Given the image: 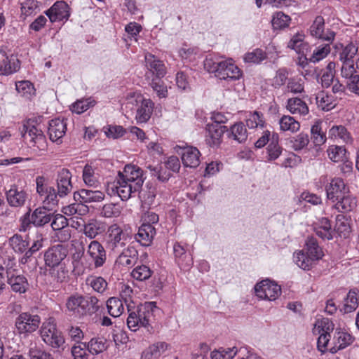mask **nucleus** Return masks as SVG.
Returning a JSON list of instances; mask_svg holds the SVG:
<instances>
[{"mask_svg":"<svg viewBox=\"0 0 359 359\" xmlns=\"http://www.w3.org/2000/svg\"><path fill=\"white\" fill-rule=\"evenodd\" d=\"M182 161L185 167L196 168L200 164L201 153L196 147L186 146L180 147Z\"/></svg>","mask_w":359,"mask_h":359,"instance_id":"nucleus-13","label":"nucleus"},{"mask_svg":"<svg viewBox=\"0 0 359 359\" xmlns=\"http://www.w3.org/2000/svg\"><path fill=\"white\" fill-rule=\"evenodd\" d=\"M205 130V141L211 147H218L222 142L224 133L228 131L226 126L217 123L207 124Z\"/></svg>","mask_w":359,"mask_h":359,"instance_id":"nucleus-11","label":"nucleus"},{"mask_svg":"<svg viewBox=\"0 0 359 359\" xmlns=\"http://www.w3.org/2000/svg\"><path fill=\"white\" fill-rule=\"evenodd\" d=\"M74 198L80 203L100 202L104 198V194L98 190L81 189L74 193Z\"/></svg>","mask_w":359,"mask_h":359,"instance_id":"nucleus-22","label":"nucleus"},{"mask_svg":"<svg viewBox=\"0 0 359 359\" xmlns=\"http://www.w3.org/2000/svg\"><path fill=\"white\" fill-rule=\"evenodd\" d=\"M68 225L67 219L61 214L54 215L53 212V219L50 221V226L53 231L62 230Z\"/></svg>","mask_w":359,"mask_h":359,"instance_id":"nucleus-63","label":"nucleus"},{"mask_svg":"<svg viewBox=\"0 0 359 359\" xmlns=\"http://www.w3.org/2000/svg\"><path fill=\"white\" fill-rule=\"evenodd\" d=\"M348 189L341 178L333 179L326 187L327 197L332 202H336L343 195L348 194Z\"/></svg>","mask_w":359,"mask_h":359,"instance_id":"nucleus-18","label":"nucleus"},{"mask_svg":"<svg viewBox=\"0 0 359 359\" xmlns=\"http://www.w3.org/2000/svg\"><path fill=\"white\" fill-rule=\"evenodd\" d=\"M154 105V102L150 99H142L141 104L137 109L135 116L137 123H146L150 118Z\"/></svg>","mask_w":359,"mask_h":359,"instance_id":"nucleus-26","label":"nucleus"},{"mask_svg":"<svg viewBox=\"0 0 359 359\" xmlns=\"http://www.w3.org/2000/svg\"><path fill=\"white\" fill-rule=\"evenodd\" d=\"M156 303L154 302H145L139 306V312L143 315V327H147L154 316V311L156 309Z\"/></svg>","mask_w":359,"mask_h":359,"instance_id":"nucleus-38","label":"nucleus"},{"mask_svg":"<svg viewBox=\"0 0 359 359\" xmlns=\"http://www.w3.org/2000/svg\"><path fill=\"white\" fill-rule=\"evenodd\" d=\"M305 250L306 253L316 262L320 260L324 256L322 248L319 246L317 240L313 237L307 238Z\"/></svg>","mask_w":359,"mask_h":359,"instance_id":"nucleus-33","label":"nucleus"},{"mask_svg":"<svg viewBox=\"0 0 359 359\" xmlns=\"http://www.w3.org/2000/svg\"><path fill=\"white\" fill-rule=\"evenodd\" d=\"M331 43L332 42H327L316 46L312 55L309 58L305 57V60L316 63L325 58L330 53Z\"/></svg>","mask_w":359,"mask_h":359,"instance_id":"nucleus-34","label":"nucleus"},{"mask_svg":"<svg viewBox=\"0 0 359 359\" xmlns=\"http://www.w3.org/2000/svg\"><path fill=\"white\" fill-rule=\"evenodd\" d=\"M41 336L46 344L55 348L60 347L65 343L62 333L57 330L55 325L50 322L43 323Z\"/></svg>","mask_w":359,"mask_h":359,"instance_id":"nucleus-5","label":"nucleus"},{"mask_svg":"<svg viewBox=\"0 0 359 359\" xmlns=\"http://www.w3.org/2000/svg\"><path fill=\"white\" fill-rule=\"evenodd\" d=\"M278 135L273 134L267 147L268 159L269 161L277 159L282 153V148L278 145Z\"/></svg>","mask_w":359,"mask_h":359,"instance_id":"nucleus-48","label":"nucleus"},{"mask_svg":"<svg viewBox=\"0 0 359 359\" xmlns=\"http://www.w3.org/2000/svg\"><path fill=\"white\" fill-rule=\"evenodd\" d=\"M27 198L28 194L16 185L11 186V189L6 191L7 201L12 207L19 208L23 206Z\"/></svg>","mask_w":359,"mask_h":359,"instance_id":"nucleus-21","label":"nucleus"},{"mask_svg":"<svg viewBox=\"0 0 359 359\" xmlns=\"http://www.w3.org/2000/svg\"><path fill=\"white\" fill-rule=\"evenodd\" d=\"M137 257V250L133 246H127L119 252L116 262L119 265L130 267L135 264Z\"/></svg>","mask_w":359,"mask_h":359,"instance_id":"nucleus-24","label":"nucleus"},{"mask_svg":"<svg viewBox=\"0 0 359 359\" xmlns=\"http://www.w3.org/2000/svg\"><path fill=\"white\" fill-rule=\"evenodd\" d=\"M7 283L11 286L14 292L25 293L28 287L27 279L23 275H18L14 271H6Z\"/></svg>","mask_w":359,"mask_h":359,"instance_id":"nucleus-20","label":"nucleus"},{"mask_svg":"<svg viewBox=\"0 0 359 359\" xmlns=\"http://www.w3.org/2000/svg\"><path fill=\"white\" fill-rule=\"evenodd\" d=\"M320 123V121H317L311 128V139L316 146H320L326 141V136L322 132Z\"/></svg>","mask_w":359,"mask_h":359,"instance_id":"nucleus-49","label":"nucleus"},{"mask_svg":"<svg viewBox=\"0 0 359 359\" xmlns=\"http://www.w3.org/2000/svg\"><path fill=\"white\" fill-rule=\"evenodd\" d=\"M153 271L148 266L141 264L134 268L131 272V276L137 280L143 281L149 279Z\"/></svg>","mask_w":359,"mask_h":359,"instance_id":"nucleus-52","label":"nucleus"},{"mask_svg":"<svg viewBox=\"0 0 359 359\" xmlns=\"http://www.w3.org/2000/svg\"><path fill=\"white\" fill-rule=\"evenodd\" d=\"M293 259L295 264L304 270H309L316 263L313 258L303 251L295 252Z\"/></svg>","mask_w":359,"mask_h":359,"instance_id":"nucleus-37","label":"nucleus"},{"mask_svg":"<svg viewBox=\"0 0 359 359\" xmlns=\"http://www.w3.org/2000/svg\"><path fill=\"white\" fill-rule=\"evenodd\" d=\"M335 230L341 237L346 238L351 231V219L339 214L336 217Z\"/></svg>","mask_w":359,"mask_h":359,"instance_id":"nucleus-32","label":"nucleus"},{"mask_svg":"<svg viewBox=\"0 0 359 359\" xmlns=\"http://www.w3.org/2000/svg\"><path fill=\"white\" fill-rule=\"evenodd\" d=\"M130 241L128 233L124 231L118 224L111 225L107 231L106 245L107 248L114 252L118 254L126 249Z\"/></svg>","mask_w":359,"mask_h":359,"instance_id":"nucleus-2","label":"nucleus"},{"mask_svg":"<svg viewBox=\"0 0 359 359\" xmlns=\"http://www.w3.org/2000/svg\"><path fill=\"white\" fill-rule=\"evenodd\" d=\"M291 18L283 12H277L273 16L271 22L274 29H283L289 25Z\"/></svg>","mask_w":359,"mask_h":359,"instance_id":"nucleus-54","label":"nucleus"},{"mask_svg":"<svg viewBox=\"0 0 359 359\" xmlns=\"http://www.w3.org/2000/svg\"><path fill=\"white\" fill-rule=\"evenodd\" d=\"M316 104L323 111H330L336 106V98L324 90L320 91L316 96Z\"/></svg>","mask_w":359,"mask_h":359,"instance_id":"nucleus-29","label":"nucleus"},{"mask_svg":"<svg viewBox=\"0 0 359 359\" xmlns=\"http://www.w3.org/2000/svg\"><path fill=\"white\" fill-rule=\"evenodd\" d=\"M67 248L62 244L55 245L49 248L44 254L45 264L48 267L59 266L67 257Z\"/></svg>","mask_w":359,"mask_h":359,"instance_id":"nucleus-8","label":"nucleus"},{"mask_svg":"<svg viewBox=\"0 0 359 359\" xmlns=\"http://www.w3.org/2000/svg\"><path fill=\"white\" fill-rule=\"evenodd\" d=\"M204 68L221 80L236 81L242 75L241 69L232 62V60H218L207 57L204 61Z\"/></svg>","mask_w":359,"mask_h":359,"instance_id":"nucleus-1","label":"nucleus"},{"mask_svg":"<svg viewBox=\"0 0 359 359\" xmlns=\"http://www.w3.org/2000/svg\"><path fill=\"white\" fill-rule=\"evenodd\" d=\"M107 341L103 337H95L86 344L88 351L93 355L99 354L107 348Z\"/></svg>","mask_w":359,"mask_h":359,"instance_id":"nucleus-41","label":"nucleus"},{"mask_svg":"<svg viewBox=\"0 0 359 359\" xmlns=\"http://www.w3.org/2000/svg\"><path fill=\"white\" fill-rule=\"evenodd\" d=\"M287 109L293 114L306 115L309 113L307 104L301 99L294 97L287 100Z\"/></svg>","mask_w":359,"mask_h":359,"instance_id":"nucleus-35","label":"nucleus"},{"mask_svg":"<svg viewBox=\"0 0 359 359\" xmlns=\"http://www.w3.org/2000/svg\"><path fill=\"white\" fill-rule=\"evenodd\" d=\"M9 245L17 253L22 254L29 247V241L20 234H15L9 238Z\"/></svg>","mask_w":359,"mask_h":359,"instance_id":"nucleus-40","label":"nucleus"},{"mask_svg":"<svg viewBox=\"0 0 359 359\" xmlns=\"http://www.w3.org/2000/svg\"><path fill=\"white\" fill-rule=\"evenodd\" d=\"M29 216L28 224H33L36 227H43L49 224L53 219L51 210L41 206L36 208L32 213L31 210L26 213Z\"/></svg>","mask_w":359,"mask_h":359,"instance_id":"nucleus-10","label":"nucleus"},{"mask_svg":"<svg viewBox=\"0 0 359 359\" xmlns=\"http://www.w3.org/2000/svg\"><path fill=\"white\" fill-rule=\"evenodd\" d=\"M145 62L147 68L145 76L147 81H150L151 78L161 79L165 75L166 68L163 62L154 55L147 54Z\"/></svg>","mask_w":359,"mask_h":359,"instance_id":"nucleus-9","label":"nucleus"},{"mask_svg":"<svg viewBox=\"0 0 359 359\" xmlns=\"http://www.w3.org/2000/svg\"><path fill=\"white\" fill-rule=\"evenodd\" d=\"M149 81V86L153 88V90L156 93L159 97H165L168 95V90L166 86L163 85V83L161 81V79H154L151 78V79Z\"/></svg>","mask_w":359,"mask_h":359,"instance_id":"nucleus-59","label":"nucleus"},{"mask_svg":"<svg viewBox=\"0 0 359 359\" xmlns=\"http://www.w3.org/2000/svg\"><path fill=\"white\" fill-rule=\"evenodd\" d=\"M87 254L93 260L95 268L104 264L107 256L104 247L97 241H92L88 246Z\"/></svg>","mask_w":359,"mask_h":359,"instance_id":"nucleus-17","label":"nucleus"},{"mask_svg":"<svg viewBox=\"0 0 359 359\" xmlns=\"http://www.w3.org/2000/svg\"><path fill=\"white\" fill-rule=\"evenodd\" d=\"M84 299L86 316H92L99 311L101 308V305L100 304V300L97 297L94 295H87L84 296Z\"/></svg>","mask_w":359,"mask_h":359,"instance_id":"nucleus-43","label":"nucleus"},{"mask_svg":"<svg viewBox=\"0 0 359 359\" xmlns=\"http://www.w3.org/2000/svg\"><path fill=\"white\" fill-rule=\"evenodd\" d=\"M330 135L332 137H339L344 141H348L350 139L349 133L343 126H334L332 127L330 130Z\"/></svg>","mask_w":359,"mask_h":359,"instance_id":"nucleus-64","label":"nucleus"},{"mask_svg":"<svg viewBox=\"0 0 359 359\" xmlns=\"http://www.w3.org/2000/svg\"><path fill=\"white\" fill-rule=\"evenodd\" d=\"M21 133L25 139L28 141V145L33 153L38 156L45 154L48 145L46 137L41 130H38L34 126L29 127L25 124Z\"/></svg>","mask_w":359,"mask_h":359,"instance_id":"nucleus-3","label":"nucleus"},{"mask_svg":"<svg viewBox=\"0 0 359 359\" xmlns=\"http://www.w3.org/2000/svg\"><path fill=\"white\" fill-rule=\"evenodd\" d=\"M334 346L330 348L332 353H337L339 350L344 349L353 341V337L346 332L336 330L334 334Z\"/></svg>","mask_w":359,"mask_h":359,"instance_id":"nucleus-25","label":"nucleus"},{"mask_svg":"<svg viewBox=\"0 0 359 359\" xmlns=\"http://www.w3.org/2000/svg\"><path fill=\"white\" fill-rule=\"evenodd\" d=\"M358 306L357 293L355 290H350L345 299V304L340 311L344 313H348L355 311Z\"/></svg>","mask_w":359,"mask_h":359,"instance_id":"nucleus-51","label":"nucleus"},{"mask_svg":"<svg viewBox=\"0 0 359 359\" xmlns=\"http://www.w3.org/2000/svg\"><path fill=\"white\" fill-rule=\"evenodd\" d=\"M84 303V296L81 294H74L67 299L66 306L69 311L79 316H86Z\"/></svg>","mask_w":359,"mask_h":359,"instance_id":"nucleus-27","label":"nucleus"},{"mask_svg":"<svg viewBox=\"0 0 359 359\" xmlns=\"http://www.w3.org/2000/svg\"><path fill=\"white\" fill-rule=\"evenodd\" d=\"M229 137L239 143L245 142L248 137L247 129L245 125L243 123H237L232 126Z\"/></svg>","mask_w":359,"mask_h":359,"instance_id":"nucleus-42","label":"nucleus"},{"mask_svg":"<svg viewBox=\"0 0 359 359\" xmlns=\"http://www.w3.org/2000/svg\"><path fill=\"white\" fill-rule=\"evenodd\" d=\"M72 173L68 169L62 168L57 173V194L60 197H64L71 192L72 184L71 182Z\"/></svg>","mask_w":359,"mask_h":359,"instance_id":"nucleus-14","label":"nucleus"},{"mask_svg":"<svg viewBox=\"0 0 359 359\" xmlns=\"http://www.w3.org/2000/svg\"><path fill=\"white\" fill-rule=\"evenodd\" d=\"M41 318L29 312H23L15 318V327L19 334L27 336L39 327Z\"/></svg>","mask_w":359,"mask_h":359,"instance_id":"nucleus-4","label":"nucleus"},{"mask_svg":"<svg viewBox=\"0 0 359 359\" xmlns=\"http://www.w3.org/2000/svg\"><path fill=\"white\" fill-rule=\"evenodd\" d=\"M39 10V2L36 0H26L21 4L22 15L25 16L36 13Z\"/></svg>","mask_w":359,"mask_h":359,"instance_id":"nucleus-60","label":"nucleus"},{"mask_svg":"<svg viewBox=\"0 0 359 359\" xmlns=\"http://www.w3.org/2000/svg\"><path fill=\"white\" fill-rule=\"evenodd\" d=\"M155 234L156 229L151 224L143 223L135 234V240L143 246H149Z\"/></svg>","mask_w":359,"mask_h":359,"instance_id":"nucleus-23","label":"nucleus"},{"mask_svg":"<svg viewBox=\"0 0 359 359\" xmlns=\"http://www.w3.org/2000/svg\"><path fill=\"white\" fill-rule=\"evenodd\" d=\"M83 179L86 184L90 187H95L97 179L95 175V170L90 165H86L83 170Z\"/></svg>","mask_w":359,"mask_h":359,"instance_id":"nucleus-58","label":"nucleus"},{"mask_svg":"<svg viewBox=\"0 0 359 359\" xmlns=\"http://www.w3.org/2000/svg\"><path fill=\"white\" fill-rule=\"evenodd\" d=\"M137 192L139 193V198L141 200L142 207L144 208H149L156 197L155 187L147 186L146 189L141 188Z\"/></svg>","mask_w":359,"mask_h":359,"instance_id":"nucleus-36","label":"nucleus"},{"mask_svg":"<svg viewBox=\"0 0 359 359\" xmlns=\"http://www.w3.org/2000/svg\"><path fill=\"white\" fill-rule=\"evenodd\" d=\"M95 104V101L91 100V98L79 100L72 104V111L80 114L88 110L90 107L94 106Z\"/></svg>","mask_w":359,"mask_h":359,"instance_id":"nucleus-56","label":"nucleus"},{"mask_svg":"<svg viewBox=\"0 0 359 359\" xmlns=\"http://www.w3.org/2000/svg\"><path fill=\"white\" fill-rule=\"evenodd\" d=\"M105 231L104 224L96 219H90L83 225L82 231L90 239L95 238L97 235Z\"/></svg>","mask_w":359,"mask_h":359,"instance_id":"nucleus-28","label":"nucleus"},{"mask_svg":"<svg viewBox=\"0 0 359 359\" xmlns=\"http://www.w3.org/2000/svg\"><path fill=\"white\" fill-rule=\"evenodd\" d=\"M86 284L100 294H103L107 288V282L101 276H91L86 279Z\"/></svg>","mask_w":359,"mask_h":359,"instance_id":"nucleus-46","label":"nucleus"},{"mask_svg":"<svg viewBox=\"0 0 359 359\" xmlns=\"http://www.w3.org/2000/svg\"><path fill=\"white\" fill-rule=\"evenodd\" d=\"M67 131V123L63 119L55 118L49 122L48 133L50 140L57 144L62 143V138Z\"/></svg>","mask_w":359,"mask_h":359,"instance_id":"nucleus-15","label":"nucleus"},{"mask_svg":"<svg viewBox=\"0 0 359 359\" xmlns=\"http://www.w3.org/2000/svg\"><path fill=\"white\" fill-rule=\"evenodd\" d=\"M117 178L134 184L135 188L141 189L143 185V171L137 165L128 164L123 171H118Z\"/></svg>","mask_w":359,"mask_h":359,"instance_id":"nucleus-6","label":"nucleus"},{"mask_svg":"<svg viewBox=\"0 0 359 359\" xmlns=\"http://www.w3.org/2000/svg\"><path fill=\"white\" fill-rule=\"evenodd\" d=\"M292 147L295 150H301L305 148L309 143L308 134L301 133L297 136L292 137L290 140Z\"/></svg>","mask_w":359,"mask_h":359,"instance_id":"nucleus-55","label":"nucleus"},{"mask_svg":"<svg viewBox=\"0 0 359 359\" xmlns=\"http://www.w3.org/2000/svg\"><path fill=\"white\" fill-rule=\"evenodd\" d=\"M266 58L265 53L261 49H256L245 55L244 60L246 62L259 63Z\"/></svg>","mask_w":359,"mask_h":359,"instance_id":"nucleus-62","label":"nucleus"},{"mask_svg":"<svg viewBox=\"0 0 359 359\" xmlns=\"http://www.w3.org/2000/svg\"><path fill=\"white\" fill-rule=\"evenodd\" d=\"M112 194H116L122 201H126L131 197L133 193L137 192L140 189L135 188L134 184L116 179V182H114L111 187Z\"/></svg>","mask_w":359,"mask_h":359,"instance_id":"nucleus-19","label":"nucleus"},{"mask_svg":"<svg viewBox=\"0 0 359 359\" xmlns=\"http://www.w3.org/2000/svg\"><path fill=\"white\" fill-rule=\"evenodd\" d=\"M279 125L280 130L283 132L290 131L294 133L300 128V123L290 116H283L279 120Z\"/></svg>","mask_w":359,"mask_h":359,"instance_id":"nucleus-39","label":"nucleus"},{"mask_svg":"<svg viewBox=\"0 0 359 359\" xmlns=\"http://www.w3.org/2000/svg\"><path fill=\"white\" fill-rule=\"evenodd\" d=\"M45 14L52 22L67 19L69 16V6L66 2L58 1L48 9Z\"/></svg>","mask_w":359,"mask_h":359,"instance_id":"nucleus-16","label":"nucleus"},{"mask_svg":"<svg viewBox=\"0 0 359 359\" xmlns=\"http://www.w3.org/2000/svg\"><path fill=\"white\" fill-rule=\"evenodd\" d=\"M49 268V274L57 283H63L67 280L69 272L65 264H60L59 266Z\"/></svg>","mask_w":359,"mask_h":359,"instance_id":"nucleus-50","label":"nucleus"},{"mask_svg":"<svg viewBox=\"0 0 359 359\" xmlns=\"http://www.w3.org/2000/svg\"><path fill=\"white\" fill-rule=\"evenodd\" d=\"M311 34L318 39H322L327 42H332L335 34L334 32L327 29L325 31V20L323 17L317 16L310 27Z\"/></svg>","mask_w":359,"mask_h":359,"instance_id":"nucleus-12","label":"nucleus"},{"mask_svg":"<svg viewBox=\"0 0 359 359\" xmlns=\"http://www.w3.org/2000/svg\"><path fill=\"white\" fill-rule=\"evenodd\" d=\"M356 205V198L349 195L348 193L336 201L334 207L339 212H350L353 210Z\"/></svg>","mask_w":359,"mask_h":359,"instance_id":"nucleus-31","label":"nucleus"},{"mask_svg":"<svg viewBox=\"0 0 359 359\" xmlns=\"http://www.w3.org/2000/svg\"><path fill=\"white\" fill-rule=\"evenodd\" d=\"M108 313L112 317H118L123 312L124 307L121 300L117 297H110L107 301Z\"/></svg>","mask_w":359,"mask_h":359,"instance_id":"nucleus-44","label":"nucleus"},{"mask_svg":"<svg viewBox=\"0 0 359 359\" xmlns=\"http://www.w3.org/2000/svg\"><path fill=\"white\" fill-rule=\"evenodd\" d=\"M20 60L13 55L6 57L0 65V74L9 75L16 72L20 69Z\"/></svg>","mask_w":359,"mask_h":359,"instance_id":"nucleus-30","label":"nucleus"},{"mask_svg":"<svg viewBox=\"0 0 359 359\" xmlns=\"http://www.w3.org/2000/svg\"><path fill=\"white\" fill-rule=\"evenodd\" d=\"M334 330V324L328 318H323L322 319H318L314 324V327L313 329V332L315 334L323 333L326 334H330V333Z\"/></svg>","mask_w":359,"mask_h":359,"instance_id":"nucleus-45","label":"nucleus"},{"mask_svg":"<svg viewBox=\"0 0 359 359\" xmlns=\"http://www.w3.org/2000/svg\"><path fill=\"white\" fill-rule=\"evenodd\" d=\"M88 352L86 342L75 344L72 348V354L74 359H88Z\"/></svg>","mask_w":359,"mask_h":359,"instance_id":"nucleus-57","label":"nucleus"},{"mask_svg":"<svg viewBox=\"0 0 359 359\" xmlns=\"http://www.w3.org/2000/svg\"><path fill=\"white\" fill-rule=\"evenodd\" d=\"M358 52V47L353 43L346 46L339 53V60L343 62H352Z\"/></svg>","mask_w":359,"mask_h":359,"instance_id":"nucleus-53","label":"nucleus"},{"mask_svg":"<svg viewBox=\"0 0 359 359\" xmlns=\"http://www.w3.org/2000/svg\"><path fill=\"white\" fill-rule=\"evenodd\" d=\"M246 124L250 128H255L258 126L264 127V121L263 118V114L258 111H255L250 114L249 118L246 121Z\"/></svg>","mask_w":359,"mask_h":359,"instance_id":"nucleus-61","label":"nucleus"},{"mask_svg":"<svg viewBox=\"0 0 359 359\" xmlns=\"http://www.w3.org/2000/svg\"><path fill=\"white\" fill-rule=\"evenodd\" d=\"M255 290L256 295L259 299L269 301L275 300L281 293L280 287L269 280H264L257 283L255 287Z\"/></svg>","mask_w":359,"mask_h":359,"instance_id":"nucleus-7","label":"nucleus"},{"mask_svg":"<svg viewBox=\"0 0 359 359\" xmlns=\"http://www.w3.org/2000/svg\"><path fill=\"white\" fill-rule=\"evenodd\" d=\"M346 150L341 146H330L327 149L329 158L334 162H341L348 157Z\"/></svg>","mask_w":359,"mask_h":359,"instance_id":"nucleus-47","label":"nucleus"}]
</instances>
